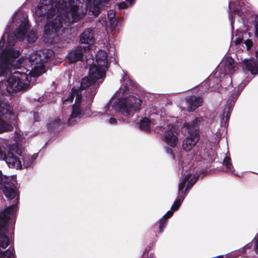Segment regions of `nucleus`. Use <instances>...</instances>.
<instances>
[{
    "label": "nucleus",
    "mask_w": 258,
    "mask_h": 258,
    "mask_svg": "<svg viewBox=\"0 0 258 258\" xmlns=\"http://www.w3.org/2000/svg\"><path fill=\"white\" fill-rule=\"evenodd\" d=\"M255 248L256 250H258V234L256 235L255 238Z\"/></svg>",
    "instance_id": "obj_35"
},
{
    "label": "nucleus",
    "mask_w": 258,
    "mask_h": 258,
    "mask_svg": "<svg viewBox=\"0 0 258 258\" xmlns=\"http://www.w3.org/2000/svg\"><path fill=\"white\" fill-rule=\"evenodd\" d=\"M192 131V133H188V135L183 141L182 147L183 150L185 152H189L196 145L199 140V135L196 130Z\"/></svg>",
    "instance_id": "obj_12"
},
{
    "label": "nucleus",
    "mask_w": 258,
    "mask_h": 258,
    "mask_svg": "<svg viewBox=\"0 0 258 258\" xmlns=\"http://www.w3.org/2000/svg\"><path fill=\"white\" fill-rule=\"evenodd\" d=\"M7 37V44L0 53V77L9 72L12 67H17L14 62L20 54L19 50L11 46L13 42L11 36L8 35Z\"/></svg>",
    "instance_id": "obj_5"
},
{
    "label": "nucleus",
    "mask_w": 258,
    "mask_h": 258,
    "mask_svg": "<svg viewBox=\"0 0 258 258\" xmlns=\"http://www.w3.org/2000/svg\"><path fill=\"white\" fill-rule=\"evenodd\" d=\"M217 73H218V71H217L216 72V73H215V75H216Z\"/></svg>",
    "instance_id": "obj_47"
},
{
    "label": "nucleus",
    "mask_w": 258,
    "mask_h": 258,
    "mask_svg": "<svg viewBox=\"0 0 258 258\" xmlns=\"http://www.w3.org/2000/svg\"><path fill=\"white\" fill-rule=\"evenodd\" d=\"M223 70V73L231 74L234 72L235 63L234 59L231 57H226L223 59L220 63V67Z\"/></svg>",
    "instance_id": "obj_16"
},
{
    "label": "nucleus",
    "mask_w": 258,
    "mask_h": 258,
    "mask_svg": "<svg viewBox=\"0 0 258 258\" xmlns=\"http://www.w3.org/2000/svg\"><path fill=\"white\" fill-rule=\"evenodd\" d=\"M245 67L251 74H256L258 73V64L254 60H249L245 62Z\"/></svg>",
    "instance_id": "obj_21"
},
{
    "label": "nucleus",
    "mask_w": 258,
    "mask_h": 258,
    "mask_svg": "<svg viewBox=\"0 0 258 258\" xmlns=\"http://www.w3.org/2000/svg\"><path fill=\"white\" fill-rule=\"evenodd\" d=\"M163 140L169 146L175 147L178 143V139L175 134V128L173 125H168L163 136Z\"/></svg>",
    "instance_id": "obj_14"
},
{
    "label": "nucleus",
    "mask_w": 258,
    "mask_h": 258,
    "mask_svg": "<svg viewBox=\"0 0 258 258\" xmlns=\"http://www.w3.org/2000/svg\"><path fill=\"white\" fill-rule=\"evenodd\" d=\"M126 1L128 2H130L131 5H132L134 3V0H126Z\"/></svg>",
    "instance_id": "obj_40"
},
{
    "label": "nucleus",
    "mask_w": 258,
    "mask_h": 258,
    "mask_svg": "<svg viewBox=\"0 0 258 258\" xmlns=\"http://www.w3.org/2000/svg\"><path fill=\"white\" fill-rule=\"evenodd\" d=\"M80 41L82 43L93 44L94 42V38L92 33V30L88 29L85 30L81 35Z\"/></svg>",
    "instance_id": "obj_18"
},
{
    "label": "nucleus",
    "mask_w": 258,
    "mask_h": 258,
    "mask_svg": "<svg viewBox=\"0 0 258 258\" xmlns=\"http://www.w3.org/2000/svg\"><path fill=\"white\" fill-rule=\"evenodd\" d=\"M14 138H15V141L16 142V144L13 145L15 146L14 148L15 149H17L18 147L21 148L20 144L23 141V137H22V134L21 132L16 131L15 132Z\"/></svg>",
    "instance_id": "obj_24"
},
{
    "label": "nucleus",
    "mask_w": 258,
    "mask_h": 258,
    "mask_svg": "<svg viewBox=\"0 0 258 258\" xmlns=\"http://www.w3.org/2000/svg\"><path fill=\"white\" fill-rule=\"evenodd\" d=\"M17 114L6 99H0V134L12 131Z\"/></svg>",
    "instance_id": "obj_8"
},
{
    "label": "nucleus",
    "mask_w": 258,
    "mask_h": 258,
    "mask_svg": "<svg viewBox=\"0 0 258 258\" xmlns=\"http://www.w3.org/2000/svg\"><path fill=\"white\" fill-rule=\"evenodd\" d=\"M245 44L247 46L248 49H249L250 47L252 46V42L250 40H247L245 42Z\"/></svg>",
    "instance_id": "obj_33"
},
{
    "label": "nucleus",
    "mask_w": 258,
    "mask_h": 258,
    "mask_svg": "<svg viewBox=\"0 0 258 258\" xmlns=\"http://www.w3.org/2000/svg\"><path fill=\"white\" fill-rule=\"evenodd\" d=\"M255 56L256 57L257 61H258V52H255Z\"/></svg>",
    "instance_id": "obj_42"
},
{
    "label": "nucleus",
    "mask_w": 258,
    "mask_h": 258,
    "mask_svg": "<svg viewBox=\"0 0 258 258\" xmlns=\"http://www.w3.org/2000/svg\"><path fill=\"white\" fill-rule=\"evenodd\" d=\"M202 117H197L191 123L187 122L184 123L183 127L187 133H192L191 131L196 130L197 132L196 127H198L202 122Z\"/></svg>",
    "instance_id": "obj_20"
},
{
    "label": "nucleus",
    "mask_w": 258,
    "mask_h": 258,
    "mask_svg": "<svg viewBox=\"0 0 258 258\" xmlns=\"http://www.w3.org/2000/svg\"><path fill=\"white\" fill-rule=\"evenodd\" d=\"M86 50V48L82 47H78L77 49L71 51L68 54V59L70 62L74 63L81 60L83 58V53Z\"/></svg>",
    "instance_id": "obj_17"
},
{
    "label": "nucleus",
    "mask_w": 258,
    "mask_h": 258,
    "mask_svg": "<svg viewBox=\"0 0 258 258\" xmlns=\"http://www.w3.org/2000/svg\"><path fill=\"white\" fill-rule=\"evenodd\" d=\"M11 177H12V178H13V179L14 180V178H15V176H14V175H13V177L12 176Z\"/></svg>",
    "instance_id": "obj_46"
},
{
    "label": "nucleus",
    "mask_w": 258,
    "mask_h": 258,
    "mask_svg": "<svg viewBox=\"0 0 258 258\" xmlns=\"http://www.w3.org/2000/svg\"><path fill=\"white\" fill-rule=\"evenodd\" d=\"M120 91H121V90H119L118 91H117V92H116V95L117 96H120Z\"/></svg>",
    "instance_id": "obj_39"
},
{
    "label": "nucleus",
    "mask_w": 258,
    "mask_h": 258,
    "mask_svg": "<svg viewBox=\"0 0 258 258\" xmlns=\"http://www.w3.org/2000/svg\"><path fill=\"white\" fill-rule=\"evenodd\" d=\"M48 54L51 55L52 51H49L47 54L43 50H39L33 52L29 55L28 59H25L26 62L28 61L31 67V70L29 73V75L35 77L45 73V69L43 64L47 61Z\"/></svg>",
    "instance_id": "obj_9"
},
{
    "label": "nucleus",
    "mask_w": 258,
    "mask_h": 258,
    "mask_svg": "<svg viewBox=\"0 0 258 258\" xmlns=\"http://www.w3.org/2000/svg\"><path fill=\"white\" fill-rule=\"evenodd\" d=\"M185 188V191L187 190L196 182L197 178L195 175H192L190 174H187L184 178L182 179V181L178 185V192L179 198L176 200L173 205L172 206V209L176 210L181 204L182 201L185 198V195H182L183 189L185 186L186 181H188Z\"/></svg>",
    "instance_id": "obj_11"
},
{
    "label": "nucleus",
    "mask_w": 258,
    "mask_h": 258,
    "mask_svg": "<svg viewBox=\"0 0 258 258\" xmlns=\"http://www.w3.org/2000/svg\"><path fill=\"white\" fill-rule=\"evenodd\" d=\"M109 102L105 109L107 111H110V107L116 111L125 112L126 115H130L133 111H138L140 109L142 101L138 98L131 96L127 98H118Z\"/></svg>",
    "instance_id": "obj_6"
},
{
    "label": "nucleus",
    "mask_w": 258,
    "mask_h": 258,
    "mask_svg": "<svg viewBox=\"0 0 258 258\" xmlns=\"http://www.w3.org/2000/svg\"><path fill=\"white\" fill-rule=\"evenodd\" d=\"M240 0H230L229 3V9L236 13L239 10V8L237 6L240 5Z\"/></svg>",
    "instance_id": "obj_25"
},
{
    "label": "nucleus",
    "mask_w": 258,
    "mask_h": 258,
    "mask_svg": "<svg viewBox=\"0 0 258 258\" xmlns=\"http://www.w3.org/2000/svg\"><path fill=\"white\" fill-rule=\"evenodd\" d=\"M210 82L209 85H210V86L212 85V84L213 83H214V82H216V79L215 78H213L211 76L210 78Z\"/></svg>",
    "instance_id": "obj_36"
},
{
    "label": "nucleus",
    "mask_w": 258,
    "mask_h": 258,
    "mask_svg": "<svg viewBox=\"0 0 258 258\" xmlns=\"http://www.w3.org/2000/svg\"><path fill=\"white\" fill-rule=\"evenodd\" d=\"M227 78L229 80V79H231L230 77H229V76H227Z\"/></svg>",
    "instance_id": "obj_45"
},
{
    "label": "nucleus",
    "mask_w": 258,
    "mask_h": 258,
    "mask_svg": "<svg viewBox=\"0 0 258 258\" xmlns=\"http://www.w3.org/2000/svg\"><path fill=\"white\" fill-rule=\"evenodd\" d=\"M9 180V177L4 176L0 170V189L2 188L5 182Z\"/></svg>",
    "instance_id": "obj_29"
},
{
    "label": "nucleus",
    "mask_w": 258,
    "mask_h": 258,
    "mask_svg": "<svg viewBox=\"0 0 258 258\" xmlns=\"http://www.w3.org/2000/svg\"><path fill=\"white\" fill-rule=\"evenodd\" d=\"M14 147V145H10L7 141H0V160L5 161L10 168L20 169L22 167L21 161L14 152L20 155L22 148Z\"/></svg>",
    "instance_id": "obj_7"
},
{
    "label": "nucleus",
    "mask_w": 258,
    "mask_h": 258,
    "mask_svg": "<svg viewBox=\"0 0 258 258\" xmlns=\"http://www.w3.org/2000/svg\"><path fill=\"white\" fill-rule=\"evenodd\" d=\"M118 7L119 9H124L127 8V5L125 2H121L119 4Z\"/></svg>",
    "instance_id": "obj_32"
},
{
    "label": "nucleus",
    "mask_w": 258,
    "mask_h": 258,
    "mask_svg": "<svg viewBox=\"0 0 258 258\" xmlns=\"http://www.w3.org/2000/svg\"><path fill=\"white\" fill-rule=\"evenodd\" d=\"M172 211H168L163 217V218L161 219L160 222V225H159V228H160V231L161 232H162L163 228L165 227V225L167 221L165 220V218H168L170 217L173 213V211L175 210H173L171 209Z\"/></svg>",
    "instance_id": "obj_22"
},
{
    "label": "nucleus",
    "mask_w": 258,
    "mask_h": 258,
    "mask_svg": "<svg viewBox=\"0 0 258 258\" xmlns=\"http://www.w3.org/2000/svg\"><path fill=\"white\" fill-rule=\"evenodd\" d=\"M102 0H101V1H102Z\"/></svg>",
    "instance_id": "obj_48"
},
{
    "label": "nucleus",
    "mask_w": 258,
    "mask_h": 258,
    "mask_svg": "<svg viewBox=\"0 0 258 258\" xmlns=\"http://www.w3.org/2000/svg\"><path fill=\"white\" fill-rule=\"evenodd\" d=\"M230 114V109L228 106H226L224 109V113L223 114L222 120L225 119V121H227Z\"/></svg>",
    "instance_id": "obj_28"
},
{
    "label": "nucleus",
    "mask_w": 258,
    "mask_h": 258,
    "mask_svg": "<svg viewBox=\"0 0 258 258\" xmlns=\"http://www.w3.org/2000/svg\"><path fill=\"white\" fill-rule=\"evenodd\" d=\"M202 103L203 100L200 97L196 96L190 97L187 101L188 111H192L195 110L197 107L202 105Z\"/></svg>",
    "instance_id": "obj_19"
},
{
    "label": "nucleus",
    "mask_w": 258,
    "mask_h": 258,
    "mask_svg": "<svg viewBox=\"0 0 258 258\" xmlns=\"http://www.w3.org/2000/svg\"><path fill=\"white\" fill-rule=\"evenodd\" d=\"M91 62H92V59H89V60H87V63L88 64H90Z\"/></svg>",
    "instance_id": "obj_41"
},
{
    "label": "nucleus",
    "mask_w": 258,
    "mask_h": 258,
    "mask_svg": "<svg viewBox=\"0 0 258 258\" xmlns=\"http://www.w3.org/2000/svg\"><path fill=\"white\" fill-rule=\"evenodd\" d=\"M108 16L110 19L114 18L115 16V12L113 10H110L108 12Z\"/></svg>",
    "instance_id": "obj_30"
},
{
    "label": "nucleus",
    "mask_w": 258,
    "mask_h": 258,
    "mask_svg": "<svg viewBox=\"0 0 258 258\" xmlns=\"http://www.w3.org/2000/svg\"><path fill=\"white\" fill-rule=\"evenodd\" d=\"M5 35H6V33L3 36V37H2L1 39L0 49H1L4 46V45L5 43Z\"/></svg>",
    "instance_id": "obj_31"
},
{
    "label": "nucleus",
    "mask_w": 258,
    "mask_h": 258,
    "mask_svg": "<svg viewBox=\"0 0 258 258\" xmlns=\"http://www.w3.org/2000/svg\"><path fill=\"white\" fill-rule=\"evenodd\" d=\"M257 258H258V256H257Z\"/></svg>",
    "instance_id": "obj_49"
},
{
    "label": "nucleus",
    "mask_w": 258,
    "mask_h": 258,
    "mask_svg": "<svg viewBox=\"0 0 258 258\" xmlns=\"http://www.w3.org/2000/svg\"><path fill=\"white\" fill-rule=\"evenodd\" d=\"M99 67H102V70L100 71L98 77H100L103 75L104 71H106L108 69V63L107 61V55L106 51L104 50H99L96 55V62L95 63Z\"/></svg>",
    "instance_id": "obj_15"
},
{
    "label": "nucleus",
    "mask_w": 258,
    "mask_h": 258,
    "mask_svg": "<svg viewBox=\"0 0 258 258\" xmlns=\"http://www.w3.org/2000/svg\"><path fill=\"white\" fill-rule=\"evenodd\" d=\"M16 212V206L15 204L0 213V256L3 258L14 257L13 250L7 249L3 251L2 249H5L9 244V239L5 235V231L8 220L13 217Z\"/></svg>",
    "instance_id": "obj_4"
},
{
    "label": "nucleus",
    "mask_w": 258,
    "mask_h": 258,
    "mask_svg": "<svg viewBox=\"0 0 258 258\" xmlns=\"http://www.w3.org/2000/svg\"><path fill=\"white\" fill-rule=\"evenodd\" d=\"M241 41L242 40L241 39H238L237 40H236L235 44L236 45L240 44L241 42Z\"/></svg>",
    "instance_id": "obj_38"
},
{
    "label": "nucleus",
    "mask_w": 258,
    "mask_h": 258,
    "mask_svg": "<svg viewBox=\"0 0 258 258\" xmlns=\"http://www.w3.org/2000/svg\"><path fill=\"white\" fill-rule=\"evenodd\" d=\"M236 257L232 254L226 255L225 258H235Z\"/></svg>",
    "instance_id": "obj_37"
},
{
    "label": "nucleus",
    "mask_w": 258,
    "mask_h": 258,
    "mask_svg": "<svg viewBox=\"0 0 258 258\" xmlns=\"http://www.w3.org/2000/svg\"><path fill=\"white\" fill-rule=\"evenodd\" d=\"M102 67H99L96 63L91 66L89 71V76L85 77L82 80L81 88H73L71 95L64 100L63 104L64 105L70 104L73 102L75 97V103L72 107V112L69 122H72L76 118L79 117L81 113L82 104V92L84 89L86 90V92L88 94V99L91 101L95 96L97 88L99 85V83L97 82V80L103 78L105 76L106 71H104L103 75L100 77H98L99 75L100 71L102 70Z\"/></svg>",
    "instance_id": "obj_2"
},
{
    "label": "nucleus",
    "mask_w": 258,
    "mask_h": 258,
    "mask_svg": "<svg viewBox=\"0 0 258 258\" xmlns=\"http://www.w3.org/2000/svg\"><path fill=\"white\" fill-rule=\"evenodd\" d=\"M30 78L25 73L14 72L6 80L0 82V93L15 96L19 92L26 90L30 86Z\"/></svg>",
    "instance_id": "obj_3"
},
{
    "label": "nucleus",
    "mask_w": 258,
    "mask_h": 258,
    "mask_svg": "<svg viewBox=\"0 0 258 258\" xmlns=\"http://www.w3.org/2000/svg\"><path fill=\"white\" fill-rule=\"evenodd\" d=\"M151 122L146 117H145L141 120L140 127L141 130L149 132L150 130Z\"/></svg>",
    "instance_id": "obj_23"
},
{
    "label": "nucleus",
    "mask_w": 258,
    "mask_h": 258,
    "mask_svg": "<svg viewBox=\"0 0 258 258\" xmlns=\"http://www.w3.org/2000/svg\"><path fill=\"white\" fill-rule=\"evenodd\" d=\"M82 1L87 3L91 0ZM56 12H59L60 15L48 21L44 27V34L48 37L57 34L63 28V24L69 25L81 19L87 13L86 4H82L81 0H62L61 4L58 0H41L35 9V16L48 19Z\"/></svg>",
    "instance_id": "obj_1"
},
{
    "label": "nucleus",
    "mask_w": 258,
    "mask_h": 258,
    "mask_svg": "<svg viewBox=\"0 0 258 258\" xmlns=\"http://www.w3.org/2000/svg\"><path fill=\"white\" fill-rule=\"evenodd\" d=\"M20 25L17 29L15 33V35L17 39L20 40H23L25 38H26L28 42H34L37 39L36 33L35 31H31L27 36L26 35L28 30L29 29V25L28 24L27 19L23 18L20 20ZM17 23H19V22H18Z\"/></svg>",
    "instance_id": "obj_10"
},
{
    "label": "nucleus",
    "mask_w": 258,
    "mask_h": 258,
    "mask_svg": "<svg viewBox=\"0 0 258 258\" xmlns=\"http://www.w3.org/2000/svg\"><path fill=\"white\" fill-rule=\"evenodd\" d=\"M22 60L23 61H24V59L23 58H20V59L19 60Z\"/></svg>",
    "instance_id": "obj_44"
},
{
    "label": "nucleus",
    "mask_w": 258,
    "mask_h": 258,
    "mask_svg": "<svg viewBox=\"0 0 258 258\" xmlns=\"http://www.w3.org/2000/svg\"><path fill=\"white\" fill-rule=\"evenodd\" d=\"M249 244H247L246 247L247 248H250V246H248Z\"/></svg>",
    "instance_id": "obj_43"
},
{
    "label": "nucleus",
    "mask_w": 258,
    "mask_h": 258,
    "mask_svg": "<svg viewBox=\"0 0 258 258\" xmlns=\"http://www.w3.org/2000/svg\"><path fill=\"white\" fill-rule=\"evenodd\" d=\"M109 122L111 124H115L117 122V120L115 118L111 117L109 119Z\"/></svg>",
    "instance_id": "obj_34"
},
{
    "label": "nucleus",
    "mask_w": 258,
    "mask_h": 258,
    "mask_svg": "<svg viewBox=\"0 0 258 258\" xmlns=\"http://www.w3.org/2000/svg\"><path fill=\"white\" fill-rule=\"evenodd\" d=\"M223 164L224 166L226 168V171L230 172H233V166L231 163V159L229 157H225L224 158Z\"/></svg>",
    "instance_id": "obj_26"
},
{
    "label": "nucleus",
    "mask_w": 258,
    "mask_h": 258,
    "mask_svg": "<svg viewBox=\"0 0 258 258\" xmlns=\"http://www.w3.org/2000/svg\"><path fill=\"white\" fill-rule=\"evenodd\" d=\"M3 192L5 196L9 199H14V202L17 203L19 200L18 186L14 182H10L8 180L4 184Z\"/></svg>",
    "instance_id": "obj_13"
},
{
    "label": "nucleus",
    "mask_w": 258,
    "mask_h": 258,
    "mask_svg": "<svg viewBox=\"0 0 258 258\" xmlns=\"http://www.w3.org/2000/svg\"><path fill=\"white\" fill-rule=\"evenodd\" d=\"M33 159L32 157L25 156L23 158V166L24 167L27 168L31 165Z\"/></svg>",
    "instance_id": "obj_27"
}]
</instances>
